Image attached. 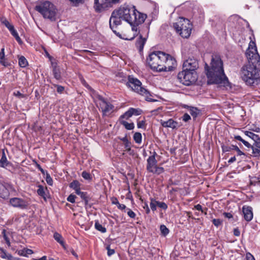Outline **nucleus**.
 <instances>
[{
  "label": "nucleus",
  "instance_id": "f257e3e1",
  "mask_svg": "<svg viewBox=\"0 0 260 260\" xmlns=\"http://www.w3.org/2000/svg\"><path fill=\"white\" fill-rule=\"evenodd\" d=\"M147 15L138 11L135 6L127 4L121 5L118 9L114 10L109 20L110 27L116 34L115 28L121 24V20L129 23L133 31H137V26L143 23Z\"/></svg>",
  "mask_w": 260,
  "mask_h": 260
},
{
  "label": "nucleus",
  "instance_id": "f03ea898",
  "mask_svg": "<svg viewBox=\"0 0 260 260\" xmlns=\"http://www.w3.org/2000/svg\"><path fill=\"white\" fill-rule=\"evenodd\" d=\"M205 70L208 84H223L224 86L229 84L224 72L223 62L219 54H212L210 64L206 63Z\"/></svg>",
  "mask_w": 260,
  "mask_h": 260
},
{
  "label": "nucleus",
  "instance_id": "7ed1b4c3",
  "mask_svg": "<svg viewBox=\"0 0 260 260\" xmlns=\"http://www.w3.org/2000/svg\"><path fill=\"white\" fill-rule=\"evenodd\" d=\"M241 77L247 84H253L260 78V60L252 61L244 65L241 70Z\"/></svg>",
  "mask_w": 260,
  "mask_h": 260
},
{
  "label": "nucleus",
  "instance_id": "20e7f679",
  "mask_svg": "<svg viewBox=\"0 0 260 260\" xmlns=\"http://www.w3.org/2000/svg\"><path fill=\"white\" fill-rule=\"evenodd\" d=\"M35 10L40 13L45 18L52 21L56 20L57 10L55 6L49 1H45L37 5Z\"/></svg>",
  "mask_w": 260,
  "mask_h": 260
},
{
  "label": "nucleus",
  "instance_id": "39448f33",
  "mask_svg": "<svg viewBox=\"0 0 260 260\" xmlns=\"http://www.w3.org/2000/svg\"><path fill=\"white\" fill-rule=\"evenodd\" d=\"M164 59V52L158 51L151 53L147 58L146 61L151 70L161 72L160 68H162Z\"/></svg>",
  "mask_w": 260,
  "mask_h": 260
},
{
  "label": "nucleus",
  "instance_id": "423d86ee",
  "mask_svg": "<svg viewBox=\"0 0 260 260\" xmlns=\"http://www.w3.org/2000/svg\"><path fill=\"white\" fill-rule=\"evenodd\" d=\"M141 85V82L137 78L131 76L128 77V82L126 83L127 86L131 87L136 92L144 96L147 101H154V100L150 98L151 95L149 92L146 89L142 87Z\"/></svg>",
  "mask_w": 260,
  "mask_h": 260
},
{
  "label": "nucleus",
  "instance_id": "0eeeda50",
  "mask_svg": "<svg viewBox=\"0 0 260 260\" xmlns=\"http://www.w3.org/2000/svg\"><path fill=\"white\" fill-rule=\"evenodd\" d=\"M176 32L183 38H187L190 35L192 25L190 21L183 17H180L179 20L173 24Z\"/></svg>",
  "mask_w": 260,
  "mask_h": 260
},
{
  "label": "nucleus",
  "instance_id": "6e6552de",
  "mask_svg": "<svg viewBox=\"0 0 260 260\" xmlns=\"http://www.w3.org/2000/svg\"><path fill=\"white\" fill-rule=\"evenodd\" d=\"M196 71H190L183 70L178 73L177 79L179 81L185 85H190L195 82L197 79Z\"/></svg>",
  "mask_w": 260,
  "mask_h": 260
},
{
  "label": "nucleus",
  "instance_id": "1a4fd4ad",
  "mask_svg": "<svg viewBox=\"0 0 260 260\" xmlns=\"http://www.w3.org/2000/svg\"><path fill=\"white\" fill-rule=\"evenodd\" d=\"M121 0H94V9L96 12L101 13L119 3Z\"/></svg>",
  "mask_w": 260,
  "mask_h": 260
},
{
  "label": "nucleus",
  "instance_id": "9d476101",
  "mask_svg": "<svg viewBox=\"0 0 260 260\" xmlns=\"http://www.w3.org/2000/svg\"><path fill=\"white\" fill-rule=\"evenodd\" d=\"M156 153L153 152V154L150 156L147 160V170L150 173L159 175L165 171L164 168L157 166V160L155 159Z\"/></svg>",
  "mask_w": 260,
  "mask_h": 260
},
{
  "label": "nucleus",
  "instance_id": "9b49d317",
  "mask_svg": "<svg viewBox=\"0 0 260 260\" xmlns=\"http://www.w3.org/2000/svg\"><path fill=\"white\" fill-rule=\"evenodd\" d=\"M250 44L247 49L245 55L248 60V62H252V61H260V56L257 52L255 44L254 42Z\"/></svg>",
  "mask_w": 260,
  "mask_h": 260
},
{
  "label": "nucleus",
  "instance_id": "f8f14e48",
  "mask_svg": "<svg viewBox=\"0 0 260 260\" xmlns=\"http://www.w3.org/2000/svg\"><path fill=\"white\" fill-rule=\"evenodd\" d=\"M165 59H163L162 71H170L175 67L176 61L175 59L169 54L164 52Z\"/></svg>",
  "mask_w": 260,
  "mask_h": 260
},
{
  "label": "nucleus",
  "instance_id": "ddd939ff",
  "mask_svg": "<svg viewBox=\"0 0 260 260\" xmlns=\"http://www.w3.org/2000/svg\"><path fill=\"white\" fill-rule=\"evenodd\" d=\"M98 99L101 101L100 103V108L104 116L110 114L113 111L114 106L110 102H107L101 95H98Z\"/></svg>",
  "mask_w": 260,
  "mask_h": 260
},
{
  "label": "nucleus",
  "instance_id": "4468645a",
  "mask_svg": "<svg viewBox=\"0 0 260 260\" xmlns=\"http://www.w3.org/2000/svg\"><path fill=\"white\" fill-rule=\"evenodd\" d=\"M198 68V60L194 57H189L184 61L183 64V70L185 71H196Z\"/></svg>",
  "mask_w": 260,
  "mask_h": 260
},
{
  "label": "nucleus",
  "instance_id": "2eb2a0df",
  "mask_svg": "<svg viewBox=\"0 0 260 260\" xmlns=\"http://www.w3.org/2000/svg\"><path fill=\"white\" fill-rule=\"evenodd\" d=\"M9 203L13 207L21 209H26L28 205V202L26 200L19 198L10 199Z\"/></svg>",
  "mask_w": 260,
  "mask_h": 260
},
{
  "label": "nucleus",
  "instance_id": "dca6fc26",
  "mask_svg": "<svg viewBox=\"0 0 260 260\" xmlns=\"http://www.w3.org/2000/svg\"><path fill=\"white\" fill-rule=\"evenodd\" d=\"M12 189V185L4 180L0 181V198L5 199L9 194V190Z\"/></svg>",
  "mask_w": 260,
  "mask_h": 260
},
{
  "label": "nucleus",
  "instance_id": "f3484780",
  "mask_svg": "<svg viewBox=\"0 0 260 260\" xmlns=\"http://www.w3.org/2000/svg\"><path fill=\"white\" fill-rule=\"evenodd\" d=\"M251 135L252 136L251 139L254 141L253 145L255 146L252 154L254 156H259L260 153V137L258 135L254 133Z\"/></svg>",
  "mask_w": 260,
  "mask_h": 260
},
{
  "label": "nucleus",
  "instance_id": "a211bd4d",
  "mask_svg": "<svg viewBox=\"0 0 260 260\" xmlns=\"http://www.w3.org/2000/svg\"><path fill=\"white\" fill-rule=\"evenodd\" d=\"M142 110L140 109H135L130 108L128 111L125 112L123 115L120 116V118H126L128 119L133 115L138 116L141 114Z\"/></svg>",
  "mask_w": 260,
  "mask_h": 260
},
{
  "label": "nucleus",
  "instance_id": "6ab92c4d",
  "mask_svg": "<svg viewBox=\"0 0 260 260\" xmlns=\"http://www.w3.org/2000/svg\"><path fill=\"white\" fill-rule=\"evenodd\" d=\"M242 211L244 219L247 221H250L253 218L252 209L251 207L244 206Z\"/></svg>",
  "mask_w": 260,
  "mask_h": 260
},
{
  "label": "nucleus",
  "instance_id": "aec40b11",
  "mask_svg": "<svg viewBox=\"0 0 260 260\" xmlns=\"http://www.w3.org/2000/svg\"><path fill=\"white\" fill-rule=\"evenodd\" d=\"M221 148L223 152H229L231 149H234L237 151L238 155H245V153L240 150L239 147L236 145H232L230 147L225 145H222Z\"/></svg>",
  "mask_w": 260,
  "mask_h": 260
},
{
  "label": "nucleus",
  "instance_id": "412c9836",
  "mask_svg": "<svg viewBox=\"0 0 260 260\" xmlns=\"http://www.w3.org/2000/svg\"><path fill=\"white\" fill-rule=\"evenodd\" d=\"M161 125L164 127H170L173 129L177 128L178 122L172 119H169L167 121L161 120Z\"/></svg>",
  "mask_w": 260,
  "mask_h": 260
},
{
  "label": "nucleus",
  "instance_id": "4be33fe9",
  "mask_svg": "<svg viewBox=\"0 0 260 260\" xmlns=\"http://www.w3.org/2000/svg\"><path fill=\"white\" fill-rule=\"evenodd\" d=\"M146 41V39L143 38L142 36L140 35L136 42V46L138 48L139 51L143 50Z\"/></svg>",
  "mask_w": 260,
  "mask_h": 260
},
{
  "label": "nucleus",
  "instance_id": "5701e85b",
  "mask_svg": "<svg viewBox=\"0 0 260 260\" xmlns=\"http://www.w3.org/2000/svg\"><path fill=\"white\" fill-rule=\"evenodd\" d=\"M187 107L190 114L192 116L193 118L195 120L200 113V110L197 108L193 107L187 106Z\"/></svg>",
  "mask_w": 260,
  "mask_h": 260
},
{
  "label": "nucleus",
  "instance_id": "b1692460",
  "mask_svg": "<svg viewBox=\"0 0 260 260\" xmlns=\"http://www.w3.org/2000/svg\"><path fill=\"white\" fill-rule=\"evenodd\" d=\"M234 138L237 140L241 141L246 147L251 148L252 150L254 149L255 146L251 145L248 142L242 139L240 136H235Z\"/></svg>",
  "mask_w": 260,
  "mask_h": 260
},
{
  "label": "nucleus",
  "instance_id": "393cba45",
  "mask_svg": "<svg viewBox=\"0 0 260 260\" xmlns=\"http://www.w3.org/2000/svg\"><path fill=\"white\" fill-rule=\"evenodd\" d=\"M0 63L5 67H8L9 64L6 61L4 47L1 49L0 51Z\"/></svg>",
  "mask_w": 260,
  "mask_h": 260
},
{
  "label": "nucleus",
  "instance_id": "a878e982",
  "mask_svg": "<svg viewBox=\"0 0 260 260\" xmlns=\"http://www.w3.org/2000/svg\"><path fill=\"white\" fill-rule=\"evenodd\" d=\"M10 162L7 160L4 151H3L2 157L0 159V167L5 168L10 165Z\"/></svg>",
  "mask_w": 260,
  "mask_h": 260
},
{
  "label": "nucleus",
  "instance_id": "bb28decb",
  "mask_svg": "<svg viewBox=\"0 0 260 260\" xmlns=\"http://www.w3.org/2000/svg\"><path fill=\"white\" fill-rule=\"evenodd\" d=\"M18 254L20 256L27 257L28 255L33 253V251L31 249L28 248H24L21 250L17 251Z\"/></svg>",
  "mask_w": 260,
  "mask_h": 260
},
{
  "label": "nucleus",
  "instance_id": "cd10ccee",
  "mask_svg": "<svg viewBox=\"0 0 260 260\" xmlns=\"http://www.w3.org/2000/svg\"><path fill=\"white\" fill-rule=\"evenodd\" d=\"M1 251L2 252V254H1V257L2 258L7 259L8 260H19V258L14 257L11 254L7 253L4 249H1Z\"/></svg>",
  "mask_w": 260,
  "mask_h": 260
},
{
  "label": "nucleus",
  "instance_id": "c85d7f7f",
  "mask_svg": "<svg viewBox=\"0 0 260 260\" xmlns=\"http://www.w3.org/2000/svg\"><path fill=\"white\" fill-rule=\"evenodd\" d=\"M53 237H54V239L57 242H58L63 248H65V244H64V241L63 240V238L60 234H59L57 232H55L54 234Z\"/></svg>",
  "mask_w": 260,
  "mask_h": 260
},
{
  "label": "nucleus",
  "instance_id": "c756f323",
  "mask_svg": "<svg viewBox=\"0 0 260 260\" xmlns=\"http://www.w3.org/2000/svg\"><path fill=\"white\" fill-rule=\"evenodd\" d=\"M38 189L37 190L38 194L43 197L44 199H46V193L45 189H47L46 187H44L42 185H39L38 186Z\"/></svg>",
  "mask_w": 260,
  "mask_h": 260
},
{
  "label": "nucleus",
  "instance_id": "7c9ffc66",
  "mask_svg": "<svg viewBox=\"0 0 260 260\" xmlns=\"http://www.w3.org/2000/svg\"><path fill=\"white\" fill-rule=\"evenodd\" d=\"M52 73L54 78H55L56 80H58L61 78V73L59 68L57 69H53Z\"/></svg>",
  "mask_w": 260,
  "mask_h": 260
},
{
  "label": "nucleus",
  "instance_id": "2f4dec72",
  "mask_svg": "<svg viewBox=\"0 0 260 260\" xmlns=\"http://www.w3.org/2000/svg\"><path fill=\"white\" fill-rule=\"evenodd\" d=\"M95 228L96 230L103 233H105L107 231L106 229L103 226V225L100 224L98 220L95 221Z\"/></svg>",
  "mask_w": 260,
  "mask_h": 260
},
{
  "label": "nucleus",
  "instance_id": "473e14b6",
  "mask_svg": "<svg viewBox=\"0 0 260 260\" xmlns=\"http://www.w3.org/2000/svg\"><path fill=\"white\" fill-rule=\"evenodd\" d=\"M120 123L122 125H123L125 127V128L126 129L132 130L134 128L135 126H134V123H129L127 121H121L120 122Z\"/></svg>",
  "mask_w": 260,
  "mask_h": 260
},
{
  "label": "nucleus",
  "instance_id": "72a5a7b5",
  "mask_svg": "<svg viewBox=\"0 0 260 260\" xmlns=\"http://www.w3.org/2000/svg\"><path fill=\"white\" fill-rule=\"evenodd\" d=\"M80 194V197L84 201L85 206L87 205L88 201L90 199L89 196L86 192H82V193Z\"/></svg>",
  "mask_w": 260,
  "mask_h": 260
},
{
  "label": "nucleus",
  "instance_id": "f704fd0d",
  "mask_svg": "<svg viewBox=\"0 0 260 260\" xmlns=\"http://www.w3.org/2000/svg\"><path fill=\"white\" fill-rule=\"evenodd\" d=\"M121 140L122 141L124 144V147L126 149L127 151L131 150V142L128 141L126 136L123 137L121 139Z\"/></svg>",
  "mask_w": 260,
  "mask_h": 260
},
{
  "label": "nucleus",
  "instance_id": "c9c22d12",
  "mask_svg": "<svg viewBox=\"0 0 260 260\" xmlns=\"http://www.w3.org/2000/svg\"><path fill=\"white\" fill-rule=\"evenodd\" d=\"M18 62H19V66L22 67V68H24L25 67H26V66L27 65L28 63H27V60L26 59V58L23 56H21L19 58V61H18Z\"/></svg>",
  "mask_w": 260,
  "mask_h": 260
},
{
  "label": "nucleus",
  "instance_id": "e433bc0d",
  "mask_svg": "<svg viewBox=\"0 0 260 260\" xmlns=\"http://www.w3.org/2000/svg\"><path fill=\"white\" fill-rule=\"evenodd\" d=\"M134 140L137 144H140L142 142V135L140 133L136 132L133 137Z\"/></svg>",
  "mask_w": 260,
  "mask_h": 260
},
{
  "label": "nucleus",
  "instance_id": "4c0bfd02",
  "mask_svg": "<svg viewBox=\"0 0 260 260\" xmlns=\"http://www.w3.org/2000/svg\"><path fill=\"white\" fill-rule=\"evenodd\" d=\"M10 31L11 32L12 35L15 38L16 41L18 42V43L21 44L22 43V40L19 37L17 32L14 29V28L11 30Z\"/></svg>",
  "mask_w": 260,
  "mask_h": 260
},
{
  "label": "nucleus",
  "instance_id": "58836bf2",
  "mask_svg": "<svg viewBox=\"0 0 260 260\" xmlns=\"http://www.w3.org/2000/svg\"><path fill=\"white\" fill-rule=\"evenodd\" d=\"M160 230L161 234L164 236L167 235L169 233V230L164 224L160 226Z\"/></svg>",
  "mask_w": 260,
  "mask_h": 260
},
{
  "label": "nucleus",
  "instance_id": "ea45409f",
  "mask_svg": "<svg viewBox=\"0 0 260 260\" xmlns=\"http://www.w3.org/2000/svg\"><path fill=\"white\" fill-rule=\"evenodd\" d=\"M70 187L74 190L80 187V183L77 180H74L70 184Z\"/></svg>",
  "mask_w": 260,
  "mask_h": 260
},
{
  "label": "nucleus",
  "instance_id": "a19ab883",
  "mask_svg": "<svg viewBox=\"0 0 260 260\" xmlns=\"http://www.w3.org/2000/svg\"><path fill=\"white\" fill-rule=\"evenodd\" d=\"M155 203L159 208H160L165 210L168 209V205L165 203L159 201H156Z\"/></svg>",
  "mask_w": 260,
  "mask_h": 260
},
{
  "label": "nucleus",
  "instance_id": "79ce46f5",
  "mask_svg": "<svg viewBox=\"0 0 260 260\" xmlns=\"http://www.w3.org/2000/svg\"><path fill=\"white\" fill-rule=\"evenodd\" d=\"M150 208L153 211H154L156 210V204L155 203V202L156 201H155L154 199L153 198H151L150 199Z\"/></svg>",
  "mask_w": 260,
  "mask_h": 260
},
{
  "label": "nucleus",
  "instance_id": "37998d69",
  "mask_svg": "<svg viewBox=\"0 0 260 260\" xmlns=\"http://www.w3.org/2000/svg\"><path fill=\"white\" fill-rule=\"evenodd\" d=\"M54 86L57 88V92L59 94L62 93L64 90V87L62 86L57 84H54Z\"/></svg>",
  "mask_w": 260,
  "mask_h": 260
},
{
  "label": "nucleus",
  "instance_id": "c03bdc74",
  "mask_svg": "<svg viewBox=\"0 0 260 260\" xmlns=\"http://www.w3.org/2000/svg\"><path fill=\"white\" fill-rule=\"evenodd\" d=\"M76 196L74 194H71L67 198V201L70 203H74Z\"/></svg>",
  "mask_w": 260,
  "mask_h": 260
},
{
  "label": "nucleus",
  "instance_id": "a18cd8bd",
  "mask_svg": "<svg viewBox=\"0 0 260 260\" xmlns=\"http://www.w3.org/2000/svg\"><path fill=\"white\" fill-rule=\"evenodd\" d=\"M3 22L10 31L14 28L13 25L11 24L8 20H5Z\"/></svg>",
  "mask_w": 260,
  "mask_h": 260
},
{
  "label": "nucleus",
  "instance_id": "49530a36",
  "mask_svg": "<svg viewBox=\"0 0 260 260\" xmlns=\"http://www.w3.org/2000/svg\"><path fill=\"white\" fill-rule=\"evenodd\" d=\"M46 181L49 185H52L53 184V180L50 175L48 173H47L46 175Z\"/></svg>",
  "mask_w": 260,
  "mask_h": 260
},
{
  "label": "nucleus",
  "instance_id": "de8ad7c7",
  "mask_svg": "<svg viewBox=\"0 0 260 260\" xmlns=\"http://www.w3.org/2000/svg\"><path fill=\"white\" fill-rule=\"evenodd\" d=\"M137 126L138 128H145V120H141V121H138L137 122Z\"/></svg>",
  "mask_w": 260,
  "mask_h": 260
},
{
  "label": "nucleus",
  "instance_id": "09e8293b",
  "mask_svg": "<svg viewBox=\"0 0 260 260\" xmlns=\"http://www.w3.org/2000/svg\"><path fill=\"white\" fill-rule=\"evenodd\" d=\"M183 121L184 122H187L191 119V117L187 113H185L182 117Z\"/></svg>",
  "mask_w": 260,
  "mask_h": 260
},
{
  "label": "nucleus",
  "instance_id": "8fccbe9b",
  "mask_svg": "<svg viewBox=\"0 0 260 260\" xmlns=\"http://www.w3.org/2000/svg\"><path fill=\"white\" fill-rule=\"evenodd\" d=\"M107 254L108 256H110L112 255H113V254H114V253H115L114 249H111L110 248V246H108L107 247Z\"/></svg>",
  "mask_w": 260,
  "mask_h": 260
},
{
  "label": "nucleus",
  "instance_id": "3c124183",
  "mask_svg": "<svg viewBox=\"0 0 260 260\" xmlns=\"http://www.w3.org/2000/svg\"><path fill=\"white\" fill-rule=\"evenodd\" d=\"M212 222L217 227L221 224V221L219 219H214L212 220Z\"/></svg>",
  "mask_w": 260,
  "mask_h": 260
},
{
  "label": "nucleus",
  "instance_id": "603ef678",
  "mask_svg": "<svg viewBox=\"0 0 260 260\" xmlns=\"http://www.w3.org/2000/svg\"><path fill=\"white\" fill-rule=\"evenodd\" d=\"M127 215L132 218H134L136 216V214L130 209H127Z\"/></svg>",
  "mask_w": 260,
  "mask_h": 260
},
{
  "label": "nucleus",
  "instance_id": "864d4df0",
  "mask_svg": "<svg viewBox=\"0 0 260 260\" xmlns=\"http://www.w3.org/2000/svg\"><path fill=\"white\" fill-rule=\"evenodd\" d=\"M82 176L83 178L85 179H89L90 178V175L89 173L85 172V171H83L82 173Z\"/></svg>",
  "mask_w": 260,
  "mask_h": 260
},
{
  "label": "nucleus",
  "instance_id": "5fc2aeb1",
  "mask_svg": "<svg viewBox=\"0 0 260 260\" xmlns=\"http://www.w3.org/2000/svg\"><path fill=\"white\" fill-rule=\"evenodd\" d=\"M3 234H4V239L5 240L7 244L8 245H10V240H9L8 237L6 235V231H5V230H4L3 231Z\"/></svg>",
  "mask_w": 260,
  "mask_h": 260
},
{
  "label": "nucleus",
  "instance_id": "6e6d98bb",
  "mask_svg": "<svg viewBox=\"0 0 260 260\" xmlns=\"http://www.w3.org/2000/svg\"><path fill=\"white\" fill-rule=\"evenodd\" d=\"M194 208L198 210V211H202V212H203V210L202 209V207L201 205L200 204H197L196 205L194 206Z\"/></svg>",
  "mask_w": 260,
  "mask_h": 260
},
{
  "label": "nucleus",
  "instance_id": "4d7b16f0",
  "mask_svg": "<svg viewBox=\"0 0 260 260\" xmlns=\"http://www.w3.org/2000/svg\"><path fill=\"white\" fill-rule=\"evenodd\" d=\"M244 134H245L246 136L248 137H249V138H250V139H251V137H251L252 136H251V135H253V134L252 132H249V131H244Z\"/></svg>",
  "mask_w": 260,
  "mask_h": 260
},
{
  "label": "nucleus",
  "instance_id": "13d9d810",
  "mask_svg": "<svg viewBox=\"0 0 260 260\" xmlns=\"http://www.w3.org/2000/svg\"><path fill=\"white\" fill-rule=\"evenodd\" d=\"M234 234L236 236H239L240 235V232L238 229H235L234 230Z\"/></svg>",
  "mask_w": 260,
  "mask_h": 260
},
{
  "label": "nucleus",
  "instance_id": "bf43d9fd",
  "mask_svg": "<svg viewBox=\"0 0 260 260\" xmlns=\"http://www.w3.org/2000/svg\"><path fill=\"white\" fill-rule=\"evenodd\" d=\"M223 215L225 217H226L228 218H231L233 217L232 214L230 213L224 212Z\"/></svg>",
  "mask_w": 260,
  "mask_h": 260
},
{
  "label": "nucleus",
  "instance_id": "052dcab7",
  "mask_svg": "<svg viewBox=\"0 0 260 260\" xmlns=\"http://www.w3.org/2000/svg\"><path fill=\"white\" fill-rule=\"evenodd\" d=\"M246 258L247 260H255L254 257L250 253L247 254Z\"/></svg>",
  "mask_w": 260,
  "mask_h": 260
},
{
  "label": "nucleus",
  "instance_id": "680f3d73",
  "mask_svg": "<svg viewBox=\"0 0 260 260\" xmlns=\"http://www.w3.org/2000/svg\"><path fill=\"white\" fill-rule=\"evenodd\" d=\"M117 207L118 209H121V210H123V209H124L126 208V206L124 204H118V205L117 206Z\"/></svg>",
  "mask_w": 260,
  "mask_h": 260
},
{
  "label": "nucleus",
  "instance_id": "e2e57ef3",
  "mask_svg": "<svg viewBox=\"0 0 260 260\" xmlns=\"http://www.w3.org/2000/svg\"><path fill=\"white\" fill-rule=\"evenodd\" d=\"M52 65V68L53 69H57L59 68V67L57 66V63L56 62H51Z\"/></svg>",
  "mask_w": 260,
  "mask_h": 260
},
{
  "label": "nucleus",
  "instance_id": "0e129e2a",
  "mask_svg": "<svg viewBox=\"0 0 260 260\" xmlns=\"http://www.w3.org/2000/svg\"><path fill=\"white\" fill-rule=\"evenodd\" d=\"M72 3L74 4L75 5L77 4L81 3L83 0H70Z\"/></svg>",
  "mask_w": 260,
  "mask_h": 260
},
{
  "label": "nucleus",
  "instance_id": "69168bd1",
  "mask_svg": "<svg viewBox=\"0 0 260 260\" xmlns=\"http://www.w3.org/2000/svg\"><path fill=\"white\" fill-rule=\"evenodd\" d=\"M236 160V158L235 156H233L232 157H231L229 160H228V162L230 163V164H231V163H233L234 162H235V161Z\"/></svg>",
  "mask_w": 260,
  "mask_h": 260
},
{
  "label": "nucleus",
  "instance_id": "338daca9",
  "mask_svg": "<svg viewBox=\"0 0 260 260\" xmlns=\"http://www.w3.org/2000/svg\"><path fill=\"white\" fill-rule=\"evenodd\" d=\"M75 192H76V193L77 194L79 195V196H80V195L81 194L80 193H82V192H83V191H81L80 190V187H79V188H77V189H75Z\"/></svg>",
  "mask_w": 260,
  "mask_h": 260
},
{
  "label": "nucleus",
  "instance_id": "774afa93",
  "mask_svg": "<svg viewBox=\"0 0 260 260\" xmlns=\"http://www.w3.org/2000/svg\"><path fill=\"white\" fill-rule=\"evenodd\" d=\"M34 260H47V256H43V257H41L39 259H35Z\"/></svg>",
  "mask_w": 260,
  "mask_h": 260
}]
</instances>
